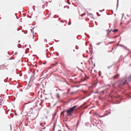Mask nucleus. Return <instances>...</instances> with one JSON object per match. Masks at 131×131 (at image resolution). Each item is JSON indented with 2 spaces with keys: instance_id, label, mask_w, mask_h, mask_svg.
I'll return each mask as SVG.
<instances>
[{
  "instance_id": "obj_1",
  "label": "nucleus",
  "mask_w": 131,
  "mask_h": 131,
  "mask_svg": "<svg viewBox=\"0 0 131 131\" xmlns=\"http://www.w3.org/2000/svg\"><path fill=\"white\" fill-rule=\"evenodd\" d=\"M77 107L76 105H75L69 108L68 110L66 111L67 113V115L68 116H70L72 115V113L74 110L75 108Z\"/></svg>"
},
{
  "instance_id": "obj_2",
  "label": "nucleus",
  "mask_w": 131,
  "mask_h": 131,
  "mask_svg": "<svg viewBox=\"0 0 131 131\" xmlns=\"http://www.w3.org/2000/svg\"><path fill=\"white\" fill-rule=\"evenodd\" d=\"M127 83L128 81L126 80L125 79L124 80L118 82V84L119 87L122 88L123 85L127 84Z\"/></svg>"
},
{
  "instance_id": "obj_3",
  "label": "nucleus",
  "mask_w": 131,
  "mask_h": 131,
  "mask_svg": "<svg viewBox=\"0 0 131 131\" xmlns=\"http://www.w3.org/2000/svg\"><path fill=\"white\" fill-rule=\"evenodd\" d=\"M36 98V97H34V98H31V99H32L31 100L30 99H29V100H32V101H29L28 102V103H25V104H27L29 103H31L32 102V101H33L34 100H35V99Z\"/></svg>"
},
{
  "instance_id": "obj_4",
  "label": "nucleus",
  "mask_w": 131,
  "mask_h": 131,
  "mask_svg": "<svg viewBox=\"0 0 131 131\" xmlns=\"http://www.w3.org/2000/svg\"><path fill=\"white\" fill-rule=\"evenodd\" d=\"M93 121L95 123H97V124H99V122H98V121L97 119L95 118H94L93 119Z\"/></svg>"
},
{
  "instance_id": "obj_5",
  "label": "nucleus",
  "mask_w": 131,
  "mask_h": 131,
  "mask_svg": "<svg viewBox=\"0 0 131 131\" xmlns=\"http://www.w3.org/2000/svg\"><path fill=\"white\" fill-rule=\"evenodd\" d=\"M120 46H121L123 47L124 48H125V49H126V50H128V51H130V50L129 49H128L127 47H126L125 46H124V45H120Z\"/></svg>"
},
{
  "instance_id": "obj_6",
  "label": "nucleus",
  "mask_w": 131,
  "mask_h": 131,
  "mask_svg": "<svg viewBox=\"0 0 131 131\" xmlns=\"http://www.w3.org/2000/svg\"><path fill=\"white\" fill-rule=\"evenodd\" d=\"M119 75V74H117L116 75H115L114 77V79H115L118 78V77Z\"/></svg>"
},
{
  "instance_id": "obj_7",
  "label": "nucleus",
  "mask_w": 131,
  "mask_h": 131,
  "mask_svg": "<svg viewBox=\"0 0 131 131\" xmlns=\"http://www.w3.org/2000/svg\"><path fill=\"white\" fill-rule=\"evenodd\" d=\"M34 78L35 77L34 75H32L31 76L30 78V79L33 80L34 79Z\"/></svg>"
},
{
  "instance_id": "obj_8",
  "label": "nucleus",
  "mask_w": 131,
  "mask_h": 131,
  "mask_svg": "<svg viewBox=\"0 0 131 131\" xmlns=\"http://www.w3.org/2000/svg\"><path fill=\"white\" fill-rule=\"evenodd\" d=\"M118 29H114V30H113V32H117L118 31Z\"/></svg>"
},
{
  "instance_id": "obj_9",
  "label": "nucleus",
  "mask_w": 131,
  "mask_h": 131,
  "mask_svg": "<svg viewBox=\"0 0 131 131\" xmlns=\"http://www.w3.org/2000/svg\"><path fill=\"white\" fill-rule=\"evenodd\" d=\"M65 112V111H62L61 113V114L62 115H64V113Z\"/></svg>"
},
{
  "instance_id": "obj_10",
  "label": "nucleus",
  "mask_w": 131,
  "mask_h": 131,
  "mask_svg": "<svg viewBox=\"0 0 131 131\" xmlns=\"http://www.w3.org/2000/svg\"><path fill=\"white\" fill-rule=\"evenodd\" d=\"M85 34L88 38H90V36L89 35H86V34L85 33Z\"/></svg>"
},
{
  "instance_id": "obj_11",
  "label": "nucleus",
  "mask_w": 131,
  "mask_h": 131,
  "mask_svg": "<svg viewBox=\"0 0 131 131\" xmlns=\"http://www.w3.org/2000/svg\"><path fill=\"white\" fill-rule=\"evenodd\" d=\"M34 95V93H31L30 94V95L32 96H33Z\"/></svg>"
},
{
  "instance_id": "obj_12",
  "label": "nucleus",
  "mask_w": 131,
  "mask_h": 131,
  "mask_svg": "<svg viewBox=\"0 0 131 131\" xmlns=\"http://www.w3.org/2000/svg\"><path fill=\"white\" fill-rule=\"evenodd\" d=\"M99 76H100L101 74V71H99Z\"/></svg>"
},
{
  "instance_id": "obj_13",
  "label": "nucleus",
  "mask_w": 131,
  "mask_h": 131,
  "mask_svg": "<svg viewBox=\"0 0 131 131\" xmlns=\"http://www.w3.org/2000/svg\"><path fill=\"white\" fill-rule=\"evenodd\" d=\"M96 14L98 16H100L101 15L98 12L96 13Z\"/></svg>"
},
{
  "instance_id": "obj_14",
  "label": "nucleus",
  "mask_w": 131,
  "mask_h": 131,
  "mask_svg": "<svg viewBox=\"0 0 131 131\" xmlns=\"http://www.w3.org/2000/svg\"><path fill=\"white\" fill-rule=\"evenodd\" d=\"M118 2H119V0H117V7L118 5Z\"/></svg>"
},
{
  "instance_id": "obj_15",
  "label": "nucleus",
  "mask_w": 131,
  "mask_h": 131,
  "mask_svg": "<svg viewBox=\"0 0 131 131\" xmlns=\"http://www.w3.org/2000/svg\"><path fill=\"white\" fill-rule=\"evenodd\" d=\"M20 44H18V48H20Z\"/></svg>"
},
{
  "instance_id": "obj_16",
  "label": "nucleus",
  "mask_w": 131,
  "mask_h": 131,
  "mask_svg": "<svg viewBox=\"0 0 131 131\" xmlns=\"http://www.w3.org/2000/svg\"><path fill=\"white\" fill-rule=\"evenodd\" d=\"M102 43V42H99V43H97L96 44V45H99L100 44V43Z\"/></svg>"
},
{
  "instance_id": "obj_17",
  "label": "nucleus",
  "mask_w": 131,
  "mask_h": 131,
  "mask_svg": "<svg viewBox=\"0 0 131 131\" xmlns=\"http://www.w3.org/2000/svg\"><path fill=\"white\" fill-rule=\"evenodd\" d=\"M71 24V23L70 22H69L68 23V25H70Z\"/></svg>"
},
{
  "instance_id": "obj_18",
  "label": "nucleus",
  "mask_w": 131,
  "mask_h": 131,
  "mask_svg": "<svg viewBox=\"0 0 131 131\" xmlns=\"http://www.w3.org/2000/svg\"><path fill=\"white\" fill-rule=\"evenodd\" d=\"M58 88V89H59V90L60 91H63V90H62L61 89H60L58 87H57Z\"/></svg>"
},
{
  "instance_id": "obj_19",
  "label": "nucleus",
  "mask_w": 131,
  "mask_h": 131,
  "mask_svg": "<svg viewBox=\"0 0 131 131\" xmlns=\"http://www.w3.org/2000/svg\"><path fill=\"white\" fill-rule=\"evenodd\" d=\"M57 96L59 98V94H57Z\"/></svg>"
},
{
  "instance_id": "obj_20",
  "label": "nucleus",
  "mask_w": 131,
  "mask_h": 131,
  "mask_svg": "<svg viewBox=\"0 0 131 131\" xmlns=\"http://www.w3.org/2000/svg\"><path fill=\"white\" fill-rule=\"evenodd\" d=\"M115 42L114 41H112V42H110L109 43V44H111V43H113V42Z\"/></svg>"
},
{
  "instance_id": "obj_21",
  "label": "nucleus",
  "mask_w": 131,
  "mask_h": 131,
  "mask_svg": "<svg viewBox=\"0 0 131 131\" xmlns=\"http://www.w3.org/2000/svg\"><path fill=\"white\" fill-rule=\"evenodd\" d=\"M89 93V92H88V91H85V93L87 94V93Z\"/></svg>"
},
{
  "instance_id": "obj_22",
  "label": "nucleus",
  "mask_w": 131,
  "mask_h": 131,
  "mask_svg": "<svg viewBox=\"0 0 131 131\" xmlns=\"http://www.w3.org/2000/svg\"><path fill=\"white\" fill-rule=\"evenodd\" d=\"M111 31V30L110 31H108V34Z\"/></svg>"
},
{
  "instance_id": "obj_23",
  "label": "nucleus",
  "mask_w": 131,
  "mask_h": 131,
  "mask_svg": "<svg viewBox=\"0 0 131 131\" xmlns=\"http://www.w3.org/2000/svg\"><path fill=\"white\" fill-rule=\"evenodd\" d=\"M10 130H12V127H11V125H10Z\"/></svg>"
},
{
  "instance_id": "obj_24",
  "label": "nucleus",
  "mask_w": 131,
  "mask_h": 131,
  "mask_svg": "<svg viewBox=\"0 0 131 131\" xmlns=\"http://www.w3.org/2000/svg\"><path fill=\"white\" fill-rule=\"evenodd\" d=\"M74 92H72L71 93V94H74Z\"/></svg>"
},
{
  "instance_id": "obj_25",
  "label": "nucleus",
  "mask_w": 131,
  "mask_h": 131,
  "mask_svg": "<svg viewBox=\"0 0 131 131\" xmlns=\"http://www.w3.org/2000/svg\"><path fill=\"white\" fill-rule=\"evenodd\" d=\"M70 89H69L68 90V91H70Z\"/></svg>"
},
{
  "instance_id": "obj_26",
  "label": "nucleus",
  "mask_w": 131,
  "mask_h": 131,
  "mask_svg": "<svg viewBox=\"0 0 131 131\" xmlns=\"http://www.w3.org/2000/svg\"><path fill=\"white\" fill-rule=\"evenodd\" d=\"M46 63V62H44V63H43V64H45Z\"/></svg>"
},
{
  "instance_id": "obj_27",
  "label": "nucleus",
  "mask_w": 131,
  "mask_h": 131,
  "mask_svg": "<svg viewBox=\"0 0 131 131\" xmlns=\"http://www.w3.org/2000/svg\"><path fill=\"white\" fill-rule=\"evenodd\" d=\"M17 52H16L15 53V54H17Z\"/></svg>"
},
{
  "instance_id": "obj_28",
  "label": "nucleus",
  "mask_w": 131,
  "mask_h": 131,
  "mask_svg": "<svg viewBox=\"0 0 131 131\" xmlns=\"http://www.w3.org/2000/svg\"><path fill=\"white\" fill-rule=\"evenodd\" d=\"M57 55L58 56L59 55V54L58 53L57 54Z\"/></svg>"
},
{
  "instance_id": "obj_29",
  "label": "nucleus",
  "mask_w": 131,
  "mask_h": 131,
  "mask_svg": "<svg viewBox=\"0 0 131 131\" xmlns=\"http://www.w3.org/2000/svg\"><path fill=\"white\" fill-rule=\"evenodd\" d=\"M47 40L46 39H45V40H44V41H46Z\"/></svg>"
},
{
  "instance_id": "obj_30",
  "label": "nucleus",
  "mask_w": 131,
  "mask_h": 131,
  "mask_svg": "<svg viewBox=\"0 0 131 131\" xmlns=\"http://www.w3.org/2000/svg\"><path fill=\"white\" fill-rule=\"evenodd\" d=\"M60 21L61 22H63V21L62 20H60Z\"/></svg>"
},
{
  "instance_id": "obj_31",
  "label": "nucleus",
  "mask_w": 131,
  "mask_h": 131,
  "mask_svg": "<svg viewBox=\"0 0 131 131\" xmlns=\"http://www.w3.org/2000/svg\"><path fill=\"white\" fill-rule=\"evenodd\" d=\"M33 74H34H34H35V73H34V72L33 71Z\"/></svg>"
},
{
  "instance_id": "obj_32",
  "label": "nucleus",
  "mask_w": 131,
  "mask_h": 131,
  "mask_svg": "<svg viewBox=\"0 0 131 131\" xmlns=\"http://www.w3.org/2000/svg\"><path fill=\"white\" fill-rule=\"evenodd\" d=\"M82 17H83V16H84V15H81Z\"/></svg>"
},
{
  "instance_id": "obj_33",
  "label": "nucleus",
  "mask_w": 131,
  "mask_h": 131,
  "mask_svg": "<svg viewBox=\"0 0 131 131\" xmlns=\"http://www.w3.org/2000/svg\"><path fill=\"white\" fill-rule=\"evenodd\" d=\"M60 19V18H59L58 19V20H59Z\"/></svg>"
},
{
  "instance_id": "obj_34",
  "label": "nucleus",
  "mask_w": 131,
  "mask_h": 131,
  "mask_svg": "<svg viewBox=\"0 0 131 131\" xmlns=\"http://www.w3.org/2000/svg\"><path fill=\"white\" fill-rule=\"evenodd\" d=\"M4 81L5 82H6V81H5V80H4Z\"/></svg>"
},
{
  "instance_id": "obj_35",
  "label": "nucleus",
  "mask_w": 131,
  "mask_h": 131,
  "mask_svg": "<svg viewBox=\"0 0 131 131\" xmlns=\"http://www.w3.org/2000/svg\"><path fill=\"white\" fill-rule=\"evenodd\" d=\"M113 49H114L113 48L112 49V50Z\"/></svg>"
},
{
  "instance_id": "obj_36",
  "label": "nucleus",
  "mask_w": 131,
  "mask_h": 131,
  "mask_svg": "<svg viewBox=\"0 0 131 131\" xmlns=\"http://www.w3.org/2000/svg\"><path fill=\"white\" fill-rule=\"evenodd\" d=\"M77 99V98H76L75 99V100Z\"/></svg>"
},
{
  "instance_id": "obj_37",
  "label": "nucleus",
  "mask_w": 131,
  "mask_h": 131,
  "mask_svg": "<svg viewBox=\"0 0 131 131\" xmlns=\"http://www.w3.org/2000/svg\"><path fill=\"white\" fill-rule=\"evenodd\" d=\"M90 15H92V14H91H91H90Z\"/></svg>"
},
{
  "instance_id": "obj_38",
  "label": "nucleus",
  "mask_w": 131,
  "mask_h": 131,
  "mask_svg": "<svg viewBox=\"0 0 131 131\" xmlns=\"http://www.w3.org/2000/svg\"><path fill=\"white\" fill-rule=\"evenodd\" d=\"M34 27H33V28H32V29H34Z\"/></svg>"
},
{
  "instance_id": "obj_39",
  "label": "nucleus",
  "mask_w": 131,
  "mask_h": 131,
  "mask_svg": "<svg viewBox=\"0 0 131 131\" xmlns=\"http://www.w3.org/2000/svg\"><path fill=\"white\" fill-rule=\"evenodd\" d=\"M34 32L33 31V34H34Z\"/></svg>"
},
{
  "instance_id": "obj_40",
  "label": "nucleus",
  "mask_w": 131,
  "mask_h": 131,
  "mask_svg": "<svg viewBox=\"0 0 131 131\" xmlns=\"http://www.w3.org/2000/svg\"><path fill=\"white\" fill-rule=\"evenodd\" d=\"M112 12L113 13V11L112 10Z\"/></svg>"
},
{
  "instance_id": "obj_41",
  "label": "nucleus",
  "mask_w": 131,
  "mask_h": 131,
  "mask_svg": "<svg viewBox=\"0 0 131 131\" xmlns=\"http://www.w3.org/2000/svg\"><path fill=\"white\" fill-rule=\"evenodd\" d=\"M20 42V41L19 40L18 41V42Z\"/></svg>"
},
{
  "instance_id": "obj_42",
  "label": "nucleus",
  "mask_w": 131,
  "mask_h": 131,
  "mask_svg": "<svg viewBox=\"0 0 131 131\" xmlns=\"http://www.w3.org/2000/svg\"><path fill=\"white\" fill-rule=\"evenodd\" d=\"M17 30H18V29H17Z\"/></svg>"
},
{
  "instance_id": "obj_43",
  "label": "nucleus",
  "mask_w": 131,
  "mask_h": 131,
  "mask_svg": "<svg viewBox=\"0 0 131 131\" xmlns=\"http://www.w3.org/2000/svg\"><path fill=\"white\" fill-rule=\"evenodd\" d=\"M112 50H111V52H112Z\"/></svg>"
},
{
  "instance_id": "obj_44",
  "label": "nucleus",
  "mask_w": 131,
  "mask_h": 131,
  "mask_svg": "<svg viewBox=\"0 0 131 131\" xmlns=\"http://www.w3.org/2000/svg\"><path fill=\"white\" fill-rule=\"evenodd\" d=\"M81 64H82V62H81Z\"/></svg>"
}]
</instances>
